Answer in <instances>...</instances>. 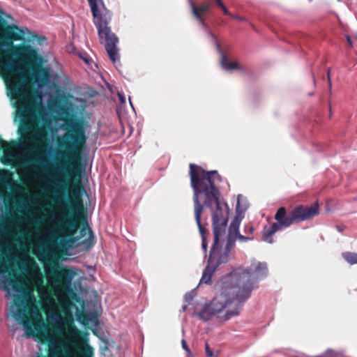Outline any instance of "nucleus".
<instances>
[{
    "instance_id": "nucleus-1",
    "label": "nucleus",
    "mask_w": 357,
    "mask_h": 357,
    "mask_svg": "<svg viewBox=\"0 0 357 357\" xmlns=\"http://www.w3.org/2000/svg\"><path fill=\"white\" fill-rule=\"evenodd\" d=\"M30 50L22 56L8 53L0 59V77L3 80L8 95L15 100V107L20 118L18 133L20 139L7 142L0 139V149L4 153L10 151L14 146L26 150L34 157L29 162L38 165L48 172L50 162L45 155L50 149L44 128L40 125L43 113L42 96L37 89L32 88L31 79L40 85L45 84L49 73L43 67V59L38 49L29 45Z\"/></svg>"
},
{
    "instance_id": "nucleus-2",
    "label": "nucleus",
    "mask_w": 357,
    "mask_h": 357,
    "mask_svg": "<svg viewBox=\"0 0 357 357\" xmlns=\"http://www.w3.org/2000/svg\"><path fill=\"white\" fill-rule=\"evenodd\" d=\"M85 188L79 180L73 185L70 193V199L63 207L62 213L56 221V237L60 238L63 245H73L77 242L80 237L75 234L80 225L84 227L80 230V236H84L89 233L87 239L82 241L79 246H82L85 251L91 249L94 245V234L93 231L87 227V218L85 214V207L82 199V193Z\"/></svg>"
},
{
    "instance_id": "nucleus-3",
    "label": "nucleus",
    "mask_w": 357,
    "mask_h": 357,
    "mask_svg": "<svg viewBox=\"0 0 357 357\" xmlns=\"http://www.w3.org/2000/svg\"><path fill=\"white\" fill-rule=\"evenodd\" d=\"M189 167L190 184L194 191L193 202L195 220L202 236V247L204 252H206V229L201 223L204 205L209 208L213 211L212 213H215L218 209L229 212V208L227 204H225V210L220 204V192L216 184L220 183L222 179L218 171H207L202 167L192 163L190 164Z\"/></svg>"
},
{
    "instance_id": "nucleus-4",
    "label": "nucleus",
    "mask_w": 357,
    "mask_h": 357,
    "mask_svg": "<svg viewBox=\"0 0 357 357\" xmlns=\"http://www.w3.org/2000/svg\"><path fill=\"white\" fill-rule=\"evenodd\" d=\"M8 19H12L11 15L4 12L0 6V59L9 52L22 56L30 50L29 44H14L15 41L24 40L25 31L31 34L30 41H36L40 45L47 40L45 36L30 32L27 28L23 29L15 24H9Z\"/></svg>"
},
{
    "instance_id": "nucleus-5",
    "label": "nucleus",
    "mask_w": 357,
    "mask_h": 357,
    "mask_svg": "<svg viewBox=\"0 0 357 357\" xmlns=\"http://www.w3.org/2000/svg\"><path fill=\"white\" fill-rule=\"evenodd\" d=\"M8 282L15 291L22 292L21 295L16 296L13 300L17 310L13 312V317L16 319H20L22 326L26 328L25 335L26 337L33 336L34 334L31 325H34V328L38 331L40 327L35 324V321L41 320L37 299L31 289L23 287L17 280L10 278Z\"/></svg>"
},
{
    "instance_id": "nucleus-6",
    "label": "nucleus",
    "mask_w": 357,
    "mask_h": 357,
    "mask_svg": "<svg viewBox=\"0 0 357 357\" xmlns=\"http://www.w3.org/2000/svg\"><path fill=\"white\" fill-rule=\"evenodd\" d=\"M319 214V206L314 204L305 206L298 205L289 213L285 207H280L276 211L274 218L277 222L272 224L269 227H265L263 230L262 240L268 243H273V236L278 231L290 227L294 223L307 220Z\"/></svg>"
},
{
    "instance_id": "nucleus-7",
    "label": "nucleus",
    "mask_w": 357,
    "mask_h": 357,
    "mask_svg": "<svg viewBox=\"0 0 357 357\" xmlns=\"http://www.w3.org/2000/svg\"><path fill=\"white\" fill-rule=\"evenodd\" d=\"M251 291L252 288L248 282L244 287L239 288L236 295L232 298L230 296V293L222 292L212 300L209 307H205L199 314V317L202 319L208 320L213 314L222 312L232 304H234V308L226 312L225 320L237 316L240 313L243 303L250 296Z\"/></svg>"
},
{
    "instance_id": "nucleus-8",
    "label": "nucleus",
    "mask_w": 357,
    "mask_h": 357,
    "mask_svg": "<svg viewBox=\"0 0 357 357\" xmlns=\"http://www.w3.org/2000/svg\"><path fill=\"white\" fill-rule=\"evenodd\" d=\"M65 125L66 132L63 139L58 141V145L66 151H59L57 154L62 158L70 155L79 158L86 142L84 122L80 119L70 118L65 121Z\"/></svg>"
},
{
    "instance_id": "nucleus-9",
    "label": "nucleus",
    "mask_w": 357,
    "mask_h": 357,
    "mask_svg": "<svg viewBox=\"0 0 357 357\" xmlns=\"http://www.w3.org/2000/svg\"><path fill=\"white\" fill-rule=\"evenodd\" d=\"M92 16L93 23L98 30L100 43L104 45L109 59L116 66L120 59L117 47L119 40L109 26L112 13L106 7H103L102 10L96 12V15Z\"/></svg>"
},
{
    "instance_id": "nucleus-10",
    "label": "nucleus",
    "mask_w": 357,
    "mask_h": 357,
    "mask_svg": "<svg viewBox=\"0 0 357 357\" xmlns=\"http://www.w3.org/2000/svg\"><path fill=\"white\" fill-rule=\"evenodd\" d=\"M92 16L93 23L98 30L100 43L104 45L109 59L116 66L120 59L117 47L119 40L109 26L112 13L106 7H103L102 10L96 12V15Z\"/></svg>"
},
{
    "instance_id": "nucleus-11",
    "label": "nucleus",
    "mask_w": 357,
    "mask_h": 357,
    "mask_svg": "<svg viewBox=\"0 0 357 357\" xmlns=\"http://www.w3.org/2000/svg\"><path fill=\"white\" fill-rule=\"evenodd\" d=\"M229 220V212L222 211L220 209L212 214V226L214 234V241L211 251L214 248V264L217 268L222 264H226L229 261L231 250L234 248L235 243L231 238L227 239L224 250L220 246L221 237L225 234L226 227Z\"/></svg>"
},
{
    "instance_id": "nucleus-12",
    "label": "nucleus",
    "mask_w": 357,
    "mask_h": 357,
    "mask_svg": "<svg viewBox=\"0 0 357 357\" xmlns=\"http://www.w3.org/2000/svg\"><path fill=\"white\" fill-rule=\"evenodd\" d=\"M267 271L268 268L266 263L255 262L239 275L238 284L240 285L242 284V287H244L247 283L250 282V287L252 289V282L250 278L254 275L257 277L264 276L266 275Z\"/></svg>"
},
{
    "instance_id": "nucleus-13",
    "label": "nucleus",
    "mask_w": 357,
    "mask_h": 357,
    "mask_svg": "<svg viewBox=\"0 0 357 357\" xmlns=\"http://www.w3.org/2000/svg\"><path fill=\"white\" fill-rule=\"evenodd\" d=\"M74 275L75 272L67 268L56 267L54 268L52 271V278L56 284L61 289L72 293L73 292L70 289V284Z\"/></svg>"
},
{
    "instance_id": "nucleus-14",
    "label": "nucleus",
    "mask_w": 357,
    "mask_h": 357,
    "mask_svg": "<svg viewBox=\"0 0 357 357\" xmlns=\"http://www.w3.org/2000/svg\"><path fill=\"white\" fill-rule=\"evenodd\" d=\"M22 219L13 211H8L0 219V233H8Z\"/></svg>"
},
{
    "instance_id": "nucleus-15",
    "label": "nucleus",
    "mask_w": 357,
    "mask_h": 357,
    "mask_svg": "<svg viewBox=\"0 0 357 357\" xmlns=\"http://www.w3.org/2000/svg\"><path fill=\"white\" fill-rule=\"evenodd\" d=\"M243 218V211L240 209V202L239 198L238 197L237 204L236 207V215L229 225V234L227 238H231L232 240H234V243H235V238L234 237V236L239 233V226Z\"/></svg>"
},
{
    "instance_id": "nucleus-16",
    "label": "nucleus",
    "mask_w": 357,
    "mask_h": 357,
    "mask_svg": "<svg viewBox=\"0 0 357 357\" xmlns=\"http://www.w3.org/2000/svg\"><path fill=\"white\" fill-rule=\"evenodd\" d=\"M215 252L214 248L210 252L209 257L208 259V264L203 271L202 277L200 280V283L208 284L212 278V276L217 269V264H214Z\"/></svg>"
},
{
    "instance_id": "nucleus-17",
    "label": "nucleus",
    "mask_w": 357,
    "mask_h": 357,
    "mask_svg": "<svg viewBox=\"0 0 357 357\" xmlns=\"http://www.w3.org/2000/svg\"><path fill=\"white\" fill-rule=\"evenodd\" d=\"M193 16L200 22L203 26H205L204 15L210 9L211 4L208 2H203L199 6H196L195 3H190Z\"/></svg>"
},
{
    "instance_id": "nucleus-18",
    "label": "nucleus",
    "mask_w": 357,
    "mask_h": 357,
    "mask_svg": "<svg viewBox=\"0 0 357 357\" xmlns=\"http://www.w3.org/2000/svg\"><path fill=\"white\" fill-rule=\"evenodd\" d=\"M77 351L80 357H93V348L86 342L78 345Z\"/></svg>"
},
{
    "instance_id": "nucleus-19",
    "label": "nucleus",
    "mask_w": 357,
    "mask_h": 357,
    "mask_svg": "<svg viewBox=\"0 0 357 357\" xmlns=\"http://www.w3.org/2000/svg\"><path fill=\"white\" fill-rule=\"evenodd\" d=\"M91 10L92 15H96V12L105 7L102 0H87Z\"/></svg>"
},
{
    "instance_id": "nucleus-20",
    "label": "nucleus",
    "mask_w": 357,
    "mask_h": 357,
    "mask_svg": "<svg viewBox=\"0 0 357 357\" xmlns=\"http://www.w3.org/2000/svg\"><path fill=\"white\" fill-rule=\"evenodd\" d=\"M221 64L226 70L239 69L238 65L236 62L228 60L225 55L222 57Z\"/></svg>"
},
{
    "instance_id": "nucleus-21",
    "label": "nucleus",
    "mask_w": 357,
    "mask_h": 357,
    "mask_svg": "<svg viewBox=\"0 0 357 357\" xmlns=\"http://www.w3.org/2000/svg\"><path fill=\"white\" fill-rule=\"evenodd\" d=\"M343 259L349 264H357V253L345 252L342 254Z\"/></svg>"
},
{
    "instance_id": "nucleus-22",
    "label": "nucleus",
    "mask_w": 357,
    "mask_h": 357,
    "mask_svg": "<svg viewBox=\"0 0 357 357\" xmlns=\"http://www.w3.org/2000/svg\"><path fill=\"white\" fill-rule=\"evenodd\" d=\"M0 183L4 185H10V175L6 174H0Z\"/></svg>"
},
{
    "instance_id": "nucleus-23",
    "label": "nucleus",
    "mask_w": 357,
    "mask_h": 357,
    "mask_svg": "<svg viewBox=\"0 0 357 357\" xmlns=\"http://www.w3.org/2000/svg\"><path fill=\"white\" fill-rule=\"evenodd\" d=\"M234 237L235 238V240L237 238L240 241H252L253 240V237H251V236H245L242 234L239 233L236 234V235L234 236Z\"/></svg>"
},
{
    "instance_id": "nucleus-24",
    "label": "nucleus",
    "mask_w": 357,
    "mask_h": 357,
    "mask_svg": "<svg viewBox=\"0 0 357 357\" xmlns=\"http://www.w3.org/2000/svg\"><path fill=\"white\" fill-rule=\"evenodd\" d=\"M66 169L65 164L61 162H56V165L53 168V169L56 172H60L61 171H63Z\"/></svg>"
},
{
    "instance_id": "nucleus-25",
    "label": "nucleus",
    "mask_w": 357,
    "mask_h": 357,
    "mask_svg": "<svg viewBox=\"0 0 357 357\" xmlns=\"http://www.w3.org/2000/svg\"><path fill=\"white\" fill-rule=\"evenodd\" d=\"M244 232L248 235L252 234L254 232V227L251 225L248 224L245 226Z\"/></svg>"
},
{
    "instance_id": "nucleus-26",
    "label": "nucleus",
    "mask_w": 357,
    "mask_h": 357,
    "mask_svg": "<svg viewBox=\"0 0 357 357\" xmlns=\"http://www.w3.org/2000/svg\"><path fill=\"white\" fill-rule=\"evenodd\" d=\"M205 351L207 357H213V354L211 350L208 342H206L205 344Z\"/></svg>"
},
{
    "instance_id": "nucleus-27",
    "label": "nucleus",
    "mask_w": 357,
    "mask_h": 357,
    "mask_svg": "<svg viewBox=\"0 0 357 357\" xmlns=\"http://www.w3.org/2000/svg\"><path fill=\"white\" fill-rule=\"evenodd\" d=\"M181 344H182L183 349L188 353V355H191L190 349L188 347V346L187 344V342H186V341L184 339H183L181 340Z\"/></svg>"
},
{
    "instance_id": "nucleus-28",
    "label": "nucleus",
    "mask_w": 357,
    "mask_h": 357,
    "mask_svg": "<svg viewBox=\"0 0 357 357\" xmlns=\"http://www.w3.org/2000/svg\"><path fill=\"white\" fill-rule=\"evenodd\" d=\"M220 8L222 9L225 15L231 16V14L229 13V11L224 4L220 6Z\"/></svg>"
},
{
    "instance_id": "nucleus-29",
    "label": "nucleus",
    "mask_w": 357,
    "mask_h": 357,
    "mask_svg": "<svg viewBox=\"0 0 357 357\" xmlns=\"http://www.w3.org/2000/svg\"><path fill=\"white\" fill-rule=\"evenodd\" d=\"M231 17L234 18V19H236V20H238L239 21H242V22L243 21H246V19L245 17H241V16H238V15H231Z\"/></svg>"
},
{
    "instance_id": "nucleus-30",
    "label": "nucleus",
    "mask_w": 357,
    "mask_h": 357,
    "mask_svg": "<svg viewBox=\"0 0 357 357\" xmlns=\"http://www.w3.org/2000/svg\"><path fill=\"white\" fill-rule=\"evenodd\" d=\"M0 249L1 250V247H0ZM3 268H4V266L2 264V257L0 255V273L3 271Z\"/></svg>"
},
{
    "instance_id": "nucleus-31",
    "label": "nucleus",
    "mask_w": 357,
    "mask_h": 357,
    "mask_svg": "<svg viewBox=\"0 0 357 357\" xmlns=\"http://www.w3.org/2000/svg\"><path fill=\"white\" fill-rule=\"evenodd\" d=\"M328 82H329V89L330 90L331 89V77H330V70H328Z\"/></svg>"
},
{
    "instance_id": "nucleus-32",
    "label": "nucleus",
    "mask_w": 357,
    "mask_h": 357,
    "mask_svg": "<svg viewBox=\"0 0 357 357\" xmlns=\"http://www.w3.org/2000/svg\"><path fill=\"white\" fill-rule=\"evenodd\" d=\"M119 100L121 103H124L125 102V98L119 93Z\"/></svg>"
},
{
    "instance_id": "nucleus-33",
    "label": "nucleus",
    "mask_w": 357,
    "mask_h": 357,
    "mask_svg": "<svg viewBox=\"0 0 357 357\" xmlns=\"http://www.w3.org/2000/svg\"><path fill=\"white\" fill-rule=\"evenodd\" d=\"M347 40L349 45V46L352 47V42H351V38L349 36H347Z\"/></svg>"
},
{
    "instance_id": "nucleus-34",
    "label": "nucleus",
    "mask_w": 357,
    "mask_h": 357,
    "mask_svg": "<svg viewBox=\"0 0 357 357\" xmlns=\"http://www.w3.org/2000/svg\"><path fill=\"white\" fill-rule=\"evenodd\" d=\"M344 227H342V226H336V229L338 231L342 232L344 230Z\"/></svg>"
},
{
    "instance_id": "nucleus-35",
    "label": "nucleus",
    "mask_w": 357,
    "mask_h": 357,
    "mask_svg": "<svg viewBox=\"0 0 357 357\" xmlns=\"http://www.w3.org/2000/svg\"><path fill=\"white\" fill-rule=\"evenodd\" d=\"M215 3H217V5L220 7V6H222V4H224L222 1V0H215Z\"/></svg>"
},
{
    "instance_id": "nucleus-36",
    "label": "nucleus",
    "mask_w": 357,
    "mask_h": 357,
    "mask_svg": "<svg viewBox=\"0 0 357 357\" xmlns=\"http://www.w3.org/2000/svg\"><path fill=\"white\" fill-rule=\"evenodd\" d=\"M67 303H68V305H69L71 304V303H70L69 301H67Z\"/></svg>"
},
{
    "instance_id": "nucleus-37",
    "label": "nucleus",
    "mask_w": 357,
    "mask_h": 357,
    "mask_svg": "<svg viewBox=\"0 0 357 357\" xmlns=\"http://www.w3.org/2000/svg\"><path fill=\"white\" fill-rule=\"evenodd\" d=\"M354 38H355V39L357 40V33L356 34V36H355V37H354Z\"/></svg>"
},
{
    "instance_id": "nucleus-38",
    "label": "nucleus",
    "mask_w": 357,
    "mask_h": 357,
    "mask_svg": "<svg viewBox=\"0 0 357 357\" xmlns=\"http://www.w3.org/2000/svg\"><path fill=\"white\" fill-rule=\"evenodd\" d=\"M86 63H89V61L87 59H84Z\"/></svg>"
}]
</instances>
